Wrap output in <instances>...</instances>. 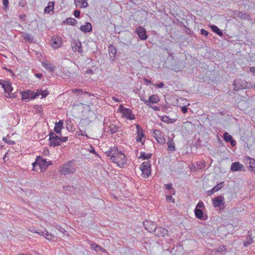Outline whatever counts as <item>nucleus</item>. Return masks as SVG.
Returning a JSON list of instances; mask_svg holds the SVG:
<instances>
[{
    "mask_svg": "<svg viewBox=\"0 0 255 255\" xmlns=\"http://www.w3.org/2000/svg\"><path fill=\"white\" fill-rule=\"evenodd\" d=\"M140 100L143 102L146 106H147V103H149L148 100L145 99L143 96H140Z\"/></svg>",
    "mask_w": 255,
    "mask_h": 255,
    "instance_id": "obj_49",
    "label": "nucleus"
},
{
    "mask_svg": "<svg viewBox=\"0 0 255 255\" xmlns=\"http://www.w3.org/2000/svg\"><path fill=\"white\" fill-rule=\"evenodd\" d=\"M74 16L77 18H79L80 16V11L78 10H76L74 12Z\"/></svg>",
    "mask_w": 255,
    "mask_h": 255,
    "instance_id": "obj_50",
    "label": "nucleus"
},
{
    "mask_svg": "<svg viewBox=\"0 0 255 255\" xmlns=\"http://www.w3.org/2000/svg\"><path fill=\"white\" fill-rule=\"evenodd\" d=\"M135 32L141 40H144L147 38L146 31L145 28L141 26H138L136 28Z\"/></svg>",
    "mask_w": 255,
    "mask_h": 255,
    "instance_id": "obj_9",
    "label": "nucleus"
},
{
    "mask_svg": "<svg viewBox=\"0 0 255 255\" xmlns=\"http://www.w3.org/2000/svg\"><path fill=\"white\" fill-rule=\"evenodd\" d=\"M169 139V140H168L167 143L168 145V150L173 152L175 150L174 143L172 142V141L170 138Z\"/></svg>",
    "mask_w": 255,
    "mask_h": 255,
    "instance_id": "obj_31",
    "label": "nucleus"
},
{
    "mask_svg": "<svg viewBox=\"0 0 255 255\" xmlns=\"http://www.w3.org/2000/svg\"><path fill=\"white\" fill-rule=\"evenodd\" d=\"M75 171V165L72 161L65 162L61 166H60L59 168V173L63 175H68L73 173Z\"/></svg>",
    "mask_w": 255,
    "mask_h": 255,
    "instance_id": "obj_2",
    "label": "nucleus"
},
{
    "mask_svg": "<svg viewBox=\"0 0 255 255\" xmlns=\"http://www.w3.org/2000/svg\"><path fill=\"white\" fill-rule=\"evenodd\" d=\"M80 134L82 136H86L87 137H88V136L86 134V132L85 131H83L82 130H80Z\"/></svg>",
    "mask_w": 255,
    "mask_h": 255,
    "instance_id": "obj_58",
    "label": "nucleus"
},
{
    "mask_svg": "<svg viewBox=\"0 0 255 255\" xmlns=\"http://www.w3.org/2000/svg\"><path fill=\"white\" fill-rule=\"evenodd\" d=\"M143 226L145 229L147 230L149 232H153V231H150L149 228L154 229L156 226L153 223L149 221H145L143 222Z\"/></svg>",
    "mask_w": 255,
    "mask_h": 255,
    "instance_id": "obj_22",
    "label": "nucleus"
},
{
    "mask_svg": "<svg viewBox=\"0 0 255 255\" xmlns=\"http://www.w3.org/2000/svg\"><path fill=\"white\" fill-rule=\"evenodd\" d=\"M164 86L163 83H160L159 84L157 85V87L159 88H161Z\"/></svg>",
    "mask_w": 255,
    "mask_h": 255,
    "instance_id": "obj_64",
    "label": "nucleus"
},
{
    "mask_svg": "<svg viewBox=\"0 0 255 255\" xmlns=\"http://www.w3.org/2000/svg\"><path fill=\"white\" fill-rule=\"evenodd\" d=\"M108 156L111 157L110 160L116 163L120 167H123L126 164L127 159L124 153L117 147H113L105 152Z\"/></svg>",
    "mask_w": 255,
    "mask_h": 255,
    "instance_id": "obj_1",
    "label": "nucleus"
},
{
    "mask_svg": "<svg viewBox=\"0 0 255 255\" xmlns=\"http://www.w3.org/2000/svg\"><path fill=\"white\" fill-rule=\"evenodd\" d=\"M29 231L32 233H36L40 236H44V232H42L43 231L39 230L35 227H32L29 229Z\"/></svg>",
    "mask_w": 255,
    "mask_h": 255,
    "instance_id": "obj_32",
    "label": "nucleus"
},
{
    "mask_svg": "<svg viewBox=\"0 0 255 255\" xmlns=\"http://www.w3.org/2000/svg\"><path fill=\"white\" fill-rule=\"evenodd\" d=\"M201 34L203 35L207 36L209 34V32L204 29H201Z\"/></svg>",
    "mask_w": 255,
    "mask_h": 255,
    "instance_id": "obj_51",
    "label": "nucleus"
},
{
    "mask_svg": "<svg viewBox=\"0 0 255 255\" xmlns=\"http://www.w3.org/2000/svg\"><path fill=\"white\" fill-rule=\"evenodd\" d=\"M25 4V3L24 1H20L18 3V5L21 7H24Z\"/></svg>",
    "mask_w": 255,
    "mask_h": 255,
    "instance_id": "obj_57",
    "label": "nucleus"
},
{
    "mask_svg": "<svg viewBox=\"0 0 255 255\" xmlns=\"http://www.w3.org/2000/svg\"><path fill=\"white\" fill-rule=\"evenodd\" d=\"M55 228L57 230H58L59 231H60L63 234H64V233L66 232V230L59 225H57L56 226H55Z\"/></svg>",
    "mask_w": 255,
    "mask_h": 255,
    "instance_id": "obj_43",
    "label": "nucleus"
},
{
    "mask_svg": "<svg viewBox=\"0 0 255 255\" xmlns=\"http://www.w3.org/2000/svg\"><path fill=\"white\" fill-rule=\"evenodd\" d=\"M22 37H23V38L28 41V42H33V40H34V38L30 34H29L28 33H24Z\"/></svg>",
    "mask_w": 255,
    "mask_h": 255,
    "instance_id": "obj_33",
    "label": "nucleus"
},
{
    "mask_svg": "<svg viewBox=\"0 0 255 255\" xmlns=\"http://www.w3.org/2000/svg\"><path fill=\"white\" fill-rule=\"evenodd\" d=\"M253 87H255V86H253L251 83L247 82V84H246V88L250 89Z\"/></svg>",
    "mask_w": 255,
    "mask_h": 255,
    "instance_id": "obj_52",
    "label": "nucleus"
},
{
    "mask_svg": "<svg viewBox=\"0 0 255 255\" xmlns=\"http://www.w3.org/2000/svg\"><path fill=\"white\" fill-rule=\"evenodd\" d=\"M42 65L50 72L53 71L55 69V66L52 63L48 62L47 61L43 62Z\"/></svg>",
    "mask_w": 255,
    "mask_h": 255,
    "instance_id": "obj_21",
    "label": "nucleus"
},
{
    "mask_svg": "<svg viewBox=\"0 0 255 255\" xmlns=\"http://www.w3.org/2000/svg\"><path fill=\"white\" fill-rule=\"evenodd\" d=\"M104 125L105 126V129H108L107 131L109 132L111 134H113L117 132L119 128V127L112 124L111 123H110V124L109 125L108 123L106 122V120H105L104 121Z\"/></svg>",
    "mask_w": 255,
    "mask_h": 255,
    "instance_id": "obj_10",
    "label": "nucleus"
},
{
    "mask_svg": "<svg viewBox=\"0 0 255 255\" xmlns=\"http://www.w3.org/2000/svg\"><path fill=\"white\" fill-rule=\"evenodd\" d=\"M152 154L151 153H146L144 152L140 153L139 158H141L142 160L149 159L151 158Z\"/></svg>",
    "mask_w": 255,
    "mask_h": 255,
    "instance_id": "obj_30",
    "label": "nucleus"
},
{
    "mask_svg": "<svg viewBox=\"0 0 255 255\" xmlns=\"http://www.w3.org/2000/svg\"><path fill=\"white\" fill-rule=\"evenodd\" d=\"M109 56L111 58H114L115 57V55L116 54V48L112 45H110L109 47Z\"/></svg>",
    "mask_w": 255,
    "mask_h": 255,
    "instance_id": "obj_26",
    "label": "nucleus"
},
{
    "mask_svg": "<svg viewBox=\"0 0 255 255\" xmlns=\"http://www.w3.org/2000/svg\"><path fill=\"white\" fill-rule=\"evenodd\" d=\"M188 109L186 106H183L181 108V112L183 114H185L187 112Z\"/></svg>",
    "mask_w": 255,
    "mask_h": 255,
    "instance_id": "obj_54",
    "label": "nucleus"
},
{
    "mask_svg": "<svg viewBox=\"0 0 255 255\" xmlns=\"http://www.w3.org/2000/svg\"><path fill=\"white\" fill-rule=\"evenodd\" d=\"M136 128L137 129V136L136 137V141L137 142H140L143 145L144 144L145 140H142V137L144 136V134L143 132V129L139 125H136Z\"/></svg>",
    "mask_w": 255,
    "mask_h": 255,
    "instance_id": "obj_13",
    "label": "nucleus"
},
{
    "mask_svg": "<svg viewBox=\"0 0 255 255\" xmlns=\"http://www.w3.org/2000/svg\"><path fill=\"white\" fill-rule=\"evenodd\" d=\"M153 134L155 138L159 137L161 140H162V138L160 137L161 136V132L157 129H155L153 131Z\"/></svg>",
    "mask_w": 255,
    "mask_h": 255,
    "instance_id": "obj_40",
    "label": "nucleus"
},
{
    "mask_svg": "<svg viewBox=\"0 0 255 255\" xmlns=\"http://www.w3.org/2000/svg\"><path fill=\"white\" fill-rule=\"evenodd\" d=\"M36 93L38 94V96L39 95H41L42 98H45L47 96V95L48 94V92L47 90L43 91L42 90H37Z\"/></svg>",
    "mask_w": 255,
    "mask_h": 255,
    "instance_id": "obj_35",
    "label": "nucleus"
},
{
    "mask_svg": "<svg viewBox=\"0 0 255 255\" xmlns=\"http://www.w3.org/2000/svg\"><path fill=\"white\" fill-rule=\"evenodd\" d=\"M253 240L251 238H250L249 240H248V241H247V242L245 243L244 244V246H247L250 244H252L253 243Z\"/></svg>",
    "mask_w": 255,
    "mask_h": 255,
    "instance_id": "obj_48",
    "label": "nucleus"
},
{
    "mask_svg": "<svg viewBox=\"0 0 255 255\" xmlns=\"http://www.w3.org/2000/svg\"><path fill=\"white\" fill-rule=\"evenodd\" d=\"M80 3L81 7L85 8L88 5V2L85 0H81Z\"/></svg>",
    "mask_w": 255,
    "mask_h": 255,
    "instance_id": "obj_42",
    "label": "nucleus"
},
{
    "mask_svg": "<svg viewBox=\"0 0 255 255\" xmlns=\"http://www.w3.org/2000/svg\"><path fill=\"white\" fill-rule=\"evenodd\" d=\"M224 198L222 196H218L213 199V204L215 207H220L222 206L224 207Z\"/></svg>",
    "mask_w": 255,
    "mask_h": 255,
    "instance_id": "obj_14",
    "label": "nucleus"
},
{
    "mask_svg": "<svg viewBox=\"0 0 255 255\" xmlns=\"http://www.w3.org/2000/svg\"><path fill=\"white\" fill-rule=\"evenodd\" d=\"M246 84H247L246 80L242 79L235 80L234 82L235 89L238 91L241 89H246Z\"/></svg>",
    "mask_w": 255,
    "mask_h": 255,
    "instance_id": "obj_12",
    "label": "nucleus"
},
{
    "mask_svg": "<svg viewBox=\"0 0 255 255\" xmlns=\"http://www.w3.org/2000/svg\"><path fill=\"white\" fill-rule=\"evenodd\" d=\"M71 46L74 51H78V53H81L83 52L81 42L78 39L73 40L71 43Z\"/></svg>",
    "mask_w": 255,
    "mask_h": 255,
    "instance_id": "obj_11",
    "label": "nucleus"
},
{
    "mask_svg": "<svg viewBox=\"0 0 255 255\" xmlns=\"http://www.w3.org/2000/svg\"><path fill=\"white\" fill-rule=\"evenodd\" d=\"M143 80H144V82H145L146 83H148V84H151V83H152V82H151V81H150V80H148V79H146V78H144V79H143Z\"/></svg>",
    "mask_w": 255,
    "mask_h": 255,
    "instance_id": "obj_63",
    "label": "nucleus"
},
{
    "mask_svg": "<svg viewBox=\"0 0 255 255\" xmlns=\"http://www.w3.org/2000/svg\"><path fill=\"white\" fill-rule=\"evenodd\" d=\"M63 122L62 121L60 120L58 123L55 124V126L54 127V131L57 130H61V129L63 128Z\"/></svg>",
    "mask_w": 255,
    "mask_h": 255,
    "instance_id": "obj_29",
    "label": "nucleus"
},
{
    "mask_svg": "<svg viewBox=\"0 0 255 255\" xmlns=\"http://www.w3.org/2000/svg\"><path fill=\"white\" fill-rule=\"evenodd\" d=\"M204 207V203L202 201H199L197 205H196V208H201Z\"/></svg>",
    "mask_w": 255,
    "mask_h": 255,
    "instance_id": "obj_46",
    "label": "nucleus"
},
{
    "mask_svg": "<svg viewBox=\"0 0 255 255\" xmlns=\"http://www.w3.org/2000/svg\"><path fill=\"white\" fill-rule=\"evenodd\" d=\"M150 231H153L155 233V236L157 237H165L168 235V231L164 228L160 227H155L154 229L149 228Z\"/></svg>",
    "mask_w": 255,
    "mask_h": 255,
    "instance_id": "obj_8",
    "label": "nucleus"
},
{
    "mask_svg": "<svg viewBox=\"0 0 255 255\" xmlns=\"http://www.w3.org/2000/svg\"><path fill=\"white\" fill-rule=\"evenodd\" d=\"M250 71L251 72H252L253 74H255V67H252L250 68Z\"/></svg>",
    "mask_w": 255,
    "mask_h": 255,
    "instance_id": "obj_59",
    "label": "nucleus"
},
{
    "mask_svg": "<svg viewBox=\"0 0 255 255\" xmlns=\"http://www.w3.org/2000/svg\"><path fill=\"white\" fill-rule=\"evenodd\" d=\"M35 76L38 78H41L42 76V74L41 73H37V74H35Z\"/></svg>",
    "mask_w": 255,
    "mask_h": 255,
    "instance_id": "obj_62",
    "label": "nucleus"
},
{
    "mask_svg": "<svg viewBox=\"0 0 255 255\" xmlns=\"http://www.w3.org/2000/svg\"><path fill=\"white\" fill-rule=\"evenodd\" d=\"M98 248H100V246L96 244H93L91 245V248L93 250H97L98 249Z\"/></svg>",
    "mask_w": 255,
    "mask_h": 255,
    "instance_id": "obj_53",
    "label": "nucleus"
},
{
    "mask_svg": "<svg viewBox=\"0 0 255 255\" xmlns=\"http://www.w3.org/2000/svg\"><path fill=\"white\" fill-rule=\"evenodd\" d=\"M32 165L34 169H36V167H38L41 169V171L43 172L46 169L49 164L46 159L39 157H37L35 161L32 163Z\"/></svg>",
    "mask_w": 255,
    "mask_h": 255,
    "instance_id": "obj_3",
    "label": "nucleus"
},
{
    "mask_svg": "<svg viewBox=\"0 0 255 255\" xmlns=\"http://www.w3.org/2000/svg\"><path fill=\"white\" fill-rule=\"evenodd\" d=\"M224 186V182H221L220 183H219L218 184H217L216 186H215L214 187H213L212 189H213V190H214L215 191V192H216L218 191V190H219L221 188L223 187Z\"/></svg>",
    "mask_w": 255,
    "mask_h": 255,
    "instance_id": "obj_37",
    "label": "nucleus"
},
{
    "mask_svg": "<svg viewBox=\"0 0 255 255\" xmlns=\"http://www.w3.org/2000/svg\"><path fill=\"white\" fill-rule=\"evenodd\" d=\"M42 232H44V237L49 241H53L55 239V237L52 234L48 233L46 230H43Z\"/></svg>",
    "mask_w": 255,
    "mask_h": 255,
    "instance_id": "obj_28",
    "label": "nucleus"
},
{
    "mask_svg": "<svg viewBox=\"0 0 255 255\" xmlns=\"http://www.w3.org/2000/svg\"><path fill=\"white\" fill-rule=\"evenodd\" d=\"M147 103L148 107H151L152 104L157 103L160 101V99L157 95H152L149 97Z\"/></svg>",
    "mask_w": 255,
    "mask_h": 255,
    "instance_id": "obj_17",
    "label": "nucleus"
},
{
    "mask_svg": "<svg viewBox=\"0 0 255 255\" xmlns=\"http://www.w3.org/2000/svg\"><path fill=\"white\" fill-rule=\"evenodd\" d=\"M194 212L196 217L200 220L204 219L203 212L202 210L200 209L195 208L194 210Z\"/></svg>",
    "mask_w": 255,
    "mask_h": 255,
    "instance_id": "obj_23",
    "label": "nucleus"
},
{
    "mask_svg": "<svg viewBox=\"0 0 255 255\" xmlns=\"http://www.w3.org/2000/svg\"><path fill=\"white\" fill-rule=\"evenodd\" d=\"M59 140L60 141V143L61 142H65L68 140L67 136H59Z\"/></svg>",
    "mask_w": 255,
    "mask_h": 255,
    "instance_id": "obj_44",
    "label": "nucleus"
},
{
    "mask_svg": "<svg viewBox=\"0 0 255 255\" xmlns=\"http://www.w3.org/2000/svg\"><path fill=\"white\" fill-rule=\"evenodd\" d=\"M3 4L5 7L6 8L8 6V0H2Z\"/></svg>",
    "mask_w": 255,
    "mask_h": 255,
    "instance_id": "obj_55",
    "label": "nucleus"
},
{
    "mask_svg": "<svg viewBox=\"0 0 255 255\" xmlns=\"http://www.w3.org/2000/svg\"><path fill=\"white\" fill-rule=\"evenodd\" d=\"M52 47L54 48L60 47L62 44V41L60 38L53 37L51 39Z\"/></svg>",
    "mask_w": 255,
    "mask_h": 255,
    "instance_id": "obj_18",
    "label": "nucleus"
},
{
    "mask_svg": "<svg viewBox=\"0 0 255 255\" xmlns=\"http://www.w3.org/2000/svg\"><path fill=\"white\" fill-rule=\"evenodd\" d=\"M161 120L162 122H163L164 123H172L174 122L175 121L174 119H169L168 116L163 117Z\"/></svg>",
    "mask_w": 255,
    "mask_h": 255,
    "instance_id": "obj_38",
    "label": "nucleus"
},
{
    "mask_svg": "<svg viewBox=\"0 0 255 255\" xmlns=\"http://www.w3.org/2000/svg\"><path fill=\"white\" fill-rule=\"evenodd\" d=\"M119 110L123 113V115L128 120L135 119V116L132 114V111L130 109L125 108L123 105L120 106Z\"/></svg>",
    "mask_w": 255,
    "mask_h": 255,
    "instance_id": "obj_6",
    "label": "nucleus"
},
{
    "mask_svg": "<svg viewBox=\"0 0 255 255\" xmlns=\"http://www.w3.org/2000/svg\"><path fill=\"white\" fill-rule=\"evenodd\" d=\"M233 14L235 18L238 17L241 19H249L250 18V15L248 14L239 10L233 11Z\"/></svg>",
    "mask_w": 255,
    "mask_h": 255,
    "instance_id": "obj_15",
    "label": "nucleus"
},
{
    "mask_svg": "<svg viewBox=\"0 0 255 255\" xmlns=\"http://www.w3.org/2000/svg\"><path fill=\"white\" fill-rule=\"evenodd\" d=\"M247 162H249V167L250 168H252V171L254 170V168L255 167V159L250 157H247L245 158Z\"/></svg>",
    "mask_w": 255,
    "mask_h": 255,
    "instance_id": "obj_24",
    "label": "nucleus"
},
{
    "mask_svg": "<svg viewBox=\"0 0 255 255\" xmlns=\"http://www.w3.org/2000/svg\"><path fill=\"white\" fill-rule=\"evenodd\" d=\"M223 138L226 141L229 142L232 139V136L228 132H225L223 135Z\"/></svg>",
    "mask_w": 255,
    "mask_h": 255,
    "instance_id": "obj_39",
    "label": "nucleus"
},
{
    "mask_svg": "<svg viewBox=\"0 0 255 255\" xmlns=\"http://www.w3.org/2000/svg\"><path fill=\"white\" fill-rule=\"evenodd\" d=\"M232 146H234L236 145L235 140H233V138L229 141Z\"/></svg>",
    "mask_w": 255,
    "mask_h": 255,
    "instance_id": "obj_60",
    "label": "nucleus"
},
{
    "mask_svg": "<svg viewBox=\"0 0 255 255\" xmlns=\"http://www.w3.org/2000/svg\"><path fill=\"white\" fill-rule=\"evenodd\" d=\"M72 92L73 93H77L78 94L85 93V94H88L89 95H91L89 93H88V92H83V90H80V89L73 90Z\"/></svg>",
    "mask_w": 255,
    "mask_h": 255,
    "instance_id": "obj_41",
    "label": "nucleus"
},
{
    "mask_svg": "<svg viewBox=\"0 0 255 255\" xmlns=\"http://www.w3.org/2000/svg\"><path fill=\"white\" fill-rule=\"evenodd\" d=\"M77 22V20L72 17H69L66 19V23L71 25H75Z\"/></svg>",
    "mask_w": 255,
    "mask_h": 255,
    "instance_id": "obj_34",
    "label": "nucleus"
},
{
    "mask_svg": "<svg viewBox=\"0 0 255 255\" xmlns=\"http://www.w3.org/2000/svg\"><path fill=\"white\" fill-rule=\"evenodd\" d=\"M80 29L85 33L91 32L92 30V24L90 22H86L85 25L81 26Z\"/></svg>",
    "mask_w": 255,
    "mask_h": 255,
    "instance_id": "obj_19",
    "label": "nucleus"
},
{
    "mask_svg": "<svg viewBox=\"0 0 255 255\" xmlns=\"http://www.w3.org/2000/svg\"><path fill=\"white\" fill-rule=\"evenodd\" d=\"M231 170L232 171H244V166L239 162H235L232 163Z\"/></svg>",
    "mask_w": 255,
    "mask_h": 255,
    "instance_id": "obj_16",
    "label": "nucleus"
},
{
    "mask_svg": "<svg viewBox=\"0 0 255 255\" xmlns=\"http://www.w3.org/2000/svg\"><path fill=\"white\" fill-rule=\"evenodd\" d=\"M38 97V94L36 93V92H35L31 90H27L22 93V99L26 102L34 99Z\"/></svg>",
    "mask_w": 255,
    "mask_h": 255,
    "instance_id": "obj_5",
    "label": "nucleus"
},
{
    "mask_svg": "<svg viewBox=\"0 0 255 255\" xmlns=\"http://www.w3.org/2000/svg\"><path fill=\"white\" fill-rule=\"evenodd\" d=\"M63 188H64L65 191L67 192V193H68V192H75L76 190L75 187H74L73 186H64Z\"/></svg>",
    "mask_w": 255,
    "mask_h": 255,
    "instance_id": "obj_36",
    "label": "nucleus"
},
{
    "mask_svg": "<svg viewBox=\"0 0 255 255\" xmlns=\"http://www.w3.org/2000/svg\"><path fill=\"white\" fill-rule=\"evenodd\" d=\"M2 87L3 88L4 92L8 93V94H9V93H10L13 90L11 83L5 81L4 83L2 84Z\"/></svg>",
    "mask_w": 255,
    "mask_h": 255,
    "instance_id": "obj_20",
    "label": "nucleus"
},
{
    "mask_svg": "<svg viewBox=\"0 0 255 255\" xmlns=\"http://www.w3.org/2000/svg\"><path fill=\"white\" fill-rule=\"evenodd\" d=\"M49 146L55 147L60 145V141L59 136L53 132L51 131L49 133Z\"/></svg>",
    "mask_w": 255,
    "mask_h": 255,
    "instance_id": "obj_7",
    "label": "nucleus"
},
{
    "mask_svg": "<svg viewBox=\"0 0 255 255\" xmlns=\"http://www.w3.org/2000/svg\"><path fill=\"white\" fill-rule=\"evenodd\" d=\"M212 31L218 34L219 36H222L223 35V32L216 25H212L210 26Z\"/></svg>",
    "mask_w": 255,
    "mask_h": 255,
    "instance_id": "obj_27",
    "label": "nucleus"
},
{
    "mask_svg": "<svg viewBox=\"0 0 255 255\" xmlns=\"http://www.w3.org/2000/svg\"><path fill=\"white\" fill-rule=\"evenodd\" d=\"M140 170L142 172L143 177H148L151 173L150 163L149 161L143 162L140 167Z\"/></svg>",
    "mask_w": 255,
    "mask_h": 255,
    "instance_id": "obj_4",
    "label": "nucleus"
},
{
    "mask_svg": "<svg viewBox=\"0 0 255 255\" xmlns=\"http://www.w3.org/2000/svg\"><path fill=\"white\" fill-rule=\"evenodd\" d=\"M166 200L167 201H172L173 203L174 202V199L173 198L172 195H166Z\"/></svg>",
    "mask_w": 255,
    "mask_h": 255,
    "instance_id": "obj_47",
    "label": "nucleus"
},
{
    "mask_svg": "<svg viewBox=\"0 0 255 255\" xmlns=\"http://www.w3.org/2000/svg\"><path fill=\"white\" fill-rule=\"evenodd\" d=\"M54 2L50 1L48 3V5L44 8V12L49 13L50 11H53L54 9Z\"/></svg>",
    "mask_w": 255,
    "mask_h": 255,
    "instance_id": "obj_25",
    "label": "nucleus"
},
{
    "mask_svg": "<svg viewBox=\"0 0 255 255\" xmlns=\"http://www.w3.org/2000/svg\"><path fill=\"white\" fill-rule=\"evenodd\" d=\"M165 188L167 190H174V189L172 188V183H168L165 184Z\"/></svg>",
    "mask_w": 255,
    "mask_h": 255,
    "instance_id": "obj_45",
    "label": "nucleus"
},
{
    "mask_svg": "<svg viewBox=\"0 0 255 255\" xmlns=\"http://www.w3.org/2000/svg\"><path fill=\"white\" fill-rule=\"evenodd\" d=\"M149 107L151 108L155 111H158L160 110V108L158 107L151 105V107Z\"/></svg>",
    "mask_w": 255,
    "mask_h": 255,
    "instance_id": "obj_56",
    "label": "nucleus"
},
{
    "mask_svg": "<svg viewBox=\"0 0 255 255\" xmlns=\"http://www.w3.org/2000/svg\"><path fill=\"white\" fill-rule=\"evenodd\" d=\"M214 193H215V191L214 190H213V189H212L211 190H209L208 191V196H210V195H211L212 194H213Z\"/></svg>",
    "mask_w": 255,
    "mask_h": 255,
    "instance_id": "obj_61",
    "label": "nucleus"
}]
</instances>
